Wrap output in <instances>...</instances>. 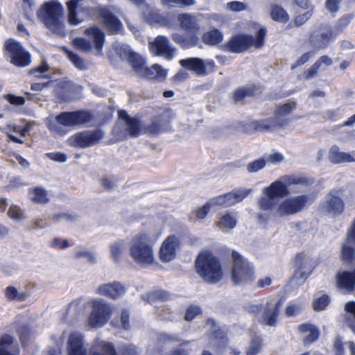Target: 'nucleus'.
Here are the masks:
<instances>
[{
  "label": "nucleus",
  "mask_w": 355,
  "mask_h": 355,
  "mask_svg": "<svg viewBox=\"0 0 355 355\" xmlns=\"http://www.w3.org/2000/svg\"><path fill=\"white\" fill-rule=\"evenodd\" d=\"M261 314L258 322L263 325L274 327L277 324L281 301L275 298H268L263 304Z\"/></svg>",
  "instance_id": "obj_13"
},
{
  "label": "nucleus",
  "mask_w": 355,
  "mask_h": 355,
  "mask_svg": "<svg viewBox=\"0 0 355 355\" xmlns=\"http://www.w3.org/2000/svg\"><path fill=\"white\" fill-rule=\"evenodd\" d=\"M319 69V63H314L309 69L304 71V78L308 80L315 77L318 73Z\"/></svg>",
  "instance_id": "obj_61"
},
{
  "label": "nucleus",
  "mask_w": 355,
  "mask_h": 355,
  "mask_svg": "<svg viewBox=\"0 0 355 355\" xmlns=\"http://www.w3.org/2000/svg\"><path fill=\"white\" fill-rule=\"evenodd\" d=\"M126 247L125 240L118 239L109 245V254L114 263H119L123 255Z\"/></svg>",
  "instance_id": "obj_33"
},
{
  "label": "nucleus",
  "mask_w": 355,
  "mask_h": 355,
  "mask_svg": "<svg viewBox=\"0 0 355 355\" xmlns=\"http://www.w3.org/2000/svg\"><path fill=\"white\" fill-rule=\"evenodd\" d=\"M295 107L296 103L294 101H289L285 103L279 104L275 110L272 118L275 119V120H284L285 121L284 124V128L288 123V120L286 116L290 114Z\"/></svg>",
  "instance_id": "obj_28"
},
{
  "label": "nucleus",
  "mask_w": 355,
  "mask_h": 355,
  "mask_svg": "<svg viewBox=\"0 0 355 355\" xmlns=\"http://www.w3.org/2000/svg\"><path fill=\"white\" fill-rule=\"evenodd\" d=\"M68 355H86L83 336L78 331H72L68 337Z\"/></svg>",
  "instance_id": "obj_24"
},
{
  "label": "nucleus",
  "mask_w": 355,
  "mask_h": 355,
  "mask_svg": "<svg viewBox=\"0 0 355 355\" xmlns=\"http://www.w3.org/2000/svg\"><path fill=\"white\" fill-rule=\"evenodd\" d=\"M223 34L218 29H213L210 31L206 32L202 35L203 42L209 45H216L222 42Z\"/></svg>",
  "instance_id": "obj_43"
},
{
  "label": "nucleus",
  "mask_w": 355,
  "mask_h": 355,
  "mask_svg": "<svg viewBox=\"0 0 355 355\" xmlns=\"http://www.w3.org/2000/svg\"><path fill=\"white\" fill-rule=\"evenodd\" d=\"M271 17L273 20L286 23L289 20V15L287 12L281 6L273 5L271 7Z\"/></svg>",
  "instance_id": "obj_44"
},
{
  "label": "nucleus",
  "mask_w": 355,
  "mask_h": 355,
  "mask_svg": "<svg viewBox=\"0 0 355 355\" xmlns=\"http://www.w3.org/2000/svg\"><path fill=\"white\" fill-rule=\"evenodd\" d=\"M232 268L231 280L234 285L245 286L254 282L255 279L254 267L239 252L232 253Z\"/></svg>",
  "instance_id": "obj_7"
},
{
  "label": "nucleus",
  "mask_w": 355,
  "mask_h": 355,
  "mask_svg": "<svg viewBox=\"0 0 355 355\" xmlns=\"http://www.w3.org/2000/svg\"><path fill=\"white\" fill-rule=\"evenodd\" d=\"M298 329L303 334V343L304 345L312 343L319 337V329L312 324L306 323L301 324L298 327Z\"/></svg>",
  "instance_id": "obj_29"
},
{
  "label": "nucleus",
  "mask_w": 355,
  "mask_h": 355,
  "mask_svg": "<svg viewBox=\"0 0 355 355\" xmlns=\"http://www.w3.org/2000/svg\"><path fill=\"white\" fill-rule=\"evenodd\" d=\"M45 124L52 134L64 136L67 132V112L58 115L50 114L46 118Z\"/></svg>",
  "instance_id": "obj_22"
},
{
  "label": "nucleus",
  "mask_w": 355,
  "mask_h": 355,
  "mask_svg": "<svg viewBox=\"0 0 355 355\" xmlns=\"http://www.w3.org/2000/svg\"><path fill=\"white\" fill-rule=\"evenodd\" d=\"M314 198L309 195H300L288 198L276 205L272 211L265 214H259L257 218L263 222H267L272 215L275 218H284L295 215L311 205Z\"/></svg>",
  "instance_id": "obj_4"
},
{
  "label": "nucleus",
  "mask_w": 355,
  "mask_h": 355,
  "mask_svg": "<svg viewBox=\"0 0 355 355\" xmlns=\"http://www.w3.org/2000/svg\"><path fill=\"white\" fill-rule=\"evenodd\" d=\"M180 27L189 32H195L199 30L197 19L195 16L190 14H181L178 17Z\"/></svg>",
  "instance_id": "obj_38"
},
{
  "label": "nucleus",
  "mask_w": 355,
  "mask_h": 355,
  "mask_svg": "<svg viewBox=\"0 0 355 355\" xmlns=\"http://www.w3.org/2000/svg\"><path fill=\"white\" fill-rule=\"evenodd\" d=\"M113 48L121 58L128 60L135 72L140 76L146 66L144 59L138 53L133 52L126 44L115 42Z\"/></svg>",
  "instance_id": "obj_12"
},
{
  "label": "nucleus",
  "mask_w": 355,
  "mask_h": 355,
  "mask_svg": "<svg viewBox=\"0 0 355 355\" xmlns=\"http://www.w3.org/2000/svg\"><path fill=\"white\" fill-rule=\"evenodd\" d=\"M284 120H275L271 116L243 123L242 130L248 134L255 132H272L278 129L284 128Z\"/></svg>",
  "instance_id": "obj_11"
},
{
  "label": "nucleus",
  "mask_w": 355,
  "mask_h": 355,
  "mask_svg": "<svg viewBox=\"0 0 355 355\" xmlns=\"http://www.w3.org/2000/svg\"><path fill=\"white\" fill-rule=\"evenodd\" d=\"M295 269L311 273L314 268L313 260L307 254L298 253L294 259Z\"/></svg>",
  "instance_id": "obj_35"
},
{
  "label": "nucleus",
  "mask_w": 355,
  "mask_h": 355,
  "mask_svg": "<svg viewBox=\"0 0 355 355\" xmlns=\"http://www.w3.org/2000/svg\"><path fill=\"white\" fill-rule=\"evenodd\" d=\"M30 200L33 204L44 205L50 202L48 191L41 187L29 189Z\"/></svg>",
  "instance_id": "obj_32"
},
{
  "label": "nucleus",
  "mask_w": 355,
  "mask_h": 355,
  "mask_svg": "<svg viewBox=\"0 0 355 355\" xmlns=\"http://www.w3.org/2000/svg\"><path fill=\"white\" fill-rule=\"evenodd\" d=\"M150 52L158 56H162L168 60L173 58L176 49L170 45L168 37L159 35L156 37L154 41L149 43Z\"/></svg>",
  "instance_id": "obj_18"
},
{
  "label": "nucleus",
  "mask_w": 355,
  "mask_h": 355,
  "mask_svg": "<svg viewBox=\"0 0 355 355\" xmlns=\"http://www.w3.org/2000/svg\"><path fill=\"white\" fill-rule=\"evenodd\" d=\"M8 216L14 220H21L24 214L21 208L17 205H11L8 211Z\"/></svg>",
  "instance_id": "obj_58"
},
{
  "label": "nucleus",
  "mask_w": 355,
  "mask_h": 355,
  "mask_svg": "<svg viewBox=\"0 0 355 355\" xmlns=\"http://www.w3.org/2000/svg\"><path fill=\"white\" fill-rule=\"evenodd\" d=\"M49 64L46 63V62L43 61L41 63V64L39 65L38 67L31 69L29 71V73L34 75V76L35 78H50L51 76L49 75L44 76V75L37 74V73H43L44 72H46L47 71H49Z\"/></svg>",
  "instance_id": "obj_53"
},
{
  "label": "nucleus",
  "mask_w": 355,
  "mask_h": 355,
  "mask_svg": "<svg viewBox=\"0 0 355 355\" xmlns=\"http://www.w3.org/2000/svg\"><path fill=\"white\" fill-rule=\"evenodd\" d=\"M101 184L105 189L110 191L116 186V181L112 177H104L101 179Z\"/></svg>",
  "instance_id": "obj_63"
},
{
  "label": "nucleus",
  "mask_w": 355,
  "mask_h": 355,
  "mask_svg": "<svg viewBox=\"0 0 355 355\" xmlns=\"http://www.w3.org/2000/svg\"><path fill=\"white\" fill-rule=\"evenodd\" d=\"M96 293L98 295L116 300L125 294V287L118 282H113L98 286L96 289Z\"/></svg>",
  "instance_id": "obj_23"
},
{
  "label": "nucleus",
  "mask_w": 355,
  "mask_h": 355,
  "mask_svg": "<svg viewBox=\"0 0 355 355\" xmlns=\"http://www.w3.org/2000/svg\"><path fill=\"white\" fill-rule=\"evenodd\" d=\"M248 8V4L241 1H231L227 3L226 5V9L233 12L246 10Z\"/></svg>",
  "instance_id": "obj_56"
},
{
  "label": "nucleus",
  "mask_w": 355,
  "mask_h": 355,
  "mask_svg": "<svg viewBox=\"0 0 355 355\" xmlns=\"http://www.w3.org/2000/svg\"><path fill=\"white\" fill-rule=\"evenodd\" d=\"M344 209V201L335 191H330L321 203L322 213L332 217L340 215Z\"/></svg>",
  "instance_id": "obj_15"
},
{
  "label": "nucleus",
  "mask_w": 355,
  "mask_h": 355,
  "mask_svg": "<svg viewBox=\"0 0 355 355\" xmlns=\"http://www.w3.org/2000/svg\"><path fill=\"white\" fill-rule=\"evenodd\" d=\"M197 273L207 282L214 284L223 277L218 259L209 252H202L196 260Z\"/></svg>",
  "instance_id": "obj_6"
},
{
  "label": "nucleus",
  "mask_w": 355,
  "mask_h": 355,
  "mask_svg": "<svg viewBox=\"0 0 355 355\" xmlns=\"http://www.w3.org/2000/svg\"><path fill=\"white\" fill-rule=\"evenodd\" d=\"M144 72H141L140 76L148 79H154L157 78H164L166 74V70L157 64L153 65L151 67H145Z\"/></svg>",
  "instance_id": "obj_41"
},
{
  "label": "nucleus",
  "mask_w": 355,
  "mask_h": 355,
  "mask_svg": "<svg viewBox=\"0 0 355 355\" xmlns=\"http://www.w3.org/2000/svg\"><path fill=\"white\" fill-rule=\"evenodd\" d=\"M5 295L8 300L17 302L25 301L28 296L25 292L19 293L17 289L12 286H9L6 288Z\"/></svg>",
  "instance_id": "obj_45"
},
{
  "label": "nucleus",
  "mask_w": 355,
  "mask_h": 355,
  "mask_svg": "<svg viewBox=\"0 0 355 355\" xmlns=\"http://www.w3.org/2000/svg\"><path fill=\"white\" fill-rule=\"evenodd\" d=\"M85 34L92 40L98 53H101L104 44L105 33L97 26H92L85 31Z\"/></svg>",
  "instance_id": "obj_34"
},
{
  "label": "nucleus",
  "mask_w": 355,
  "mask_h": 355,
  "mask_svg": "<svg viewBox=\"0 0 355 355\" xmlns=\"http://www.w3.org/2000/svg\"><path fill=\"white\" fill-rule=\"evenodd\" d=\"M180 240L175 235H169L162 242L159 250V257L162 262L168 263L173 261L180 248Z\"/></svg>",
  "instance_id": "obj_19"
},
{
  "label": "nucleus",
  "mask_w": 355,
  "mask_h": 355,
  "mask_svg": "<svg viewBox=\"0 0 355 355\" xmlns=\"http://www.w3.org/2000/svg\"><path fill=\"white\" fill-rule=\"evenodd\" d=\"M68 59H69L70 61L78 69L83 70L86 68V64L85 63V61L78 55L68 51Z\"/></svg>",
  "instance_id": "obj_59"
},
{
  "label": "nucleus",
  "mask_w": 355,
  "mask_h": 355,
  "mask_svg": "<svg viewBox=\"0 0 355 355\" xmlns=\"http://www.w3.org/2000/svg\"><path fill=\"white\" fill-rule=\"evenodd\" d=\"M87 304L92 307L87 318V324L93 329H98L105 325L115 311V307L104 300L96 299L89 301ZM86 303H82L81 299L72 301L68 309H74L78 315H83Z\"/></svg>",
  "instance_id": "obj_2"
},
{
  "label": "nucleus",
  "mask_w": 355,
  "mask_h": 355,
  "mask_svg": "<svg viewBox=\"0 0 355 355\" xmlns=\"http://www.w3.org/2000/svg\"><path fill=\"white\" fill-rule=\"evenodd\" d=\"M99 14L104 24L110 31L116 33L120 30L121 28V22L110 10L103 8L101 9Z\"/></svg>",
  "instance_id": "obj_31"
},
{
  "label": "nucleus",
  "mask_w": 355,
  "mask_h": 355,
  "mask_svg": "<svg viewBox=\"0 0 355 355\" xmlns=\"http://www.w3.org/2000/svg\"><path fill=\"white\" fill-rule=\"evenodd\" d=\"M173 40L182 48H189L196 46L198 43V37L194 35H184L175 33L172 35Z\"/></svg>",
  "instance_id": "obj_39"
},
{
  "label": "nucleus",
  "mask_w": 355,
  "mask_h": 355,
  "mask_svg": "<svg viewBox=\"0 0 355 355\" xmlns=\"http://www.w3.org/2000/svg\"><path fill=\"white\" fill-rule=\"evenodd\" d=\"M119 119L113 128L116 141H122L128 137H137L141 132V121L130 116L124 110L118 112Z\"/></svg>",
  "instance_id": "obj_8"
},
{
  "label": "nucleus",
  "mask_w": 355,
  "mask_h": 355,
  "mask_svg": "<svg viewBox=\"0 0 355 355\" xmlns=\"http://www.w3.org/2000/svg\"><path fill=\"white\" fill-rule=\"evenodd\" d=\"M306 182V179L296 176H284L281 180L273 182L263 189V196L258 201L259 209L271 212L277 205V198H283L290 194L288 185L303 184Z\"/></svg>",
  "instance_id": "obj_3"
},
{
  "label": "nucleus",
  "mask_w": 355,
  "mask_h": 355,
  "mask_svg": "<svg viewBox=\"0 0 355 355\" xmlns=\"http://www.w3.org/2000/svg\"><path fill=\"white\" fill-rule=\"evenodd\" d=\"M101 130L84 131L76 134L69 139L70 145L75 147L85 148L96 144L103 137Z\"/></svg>",
  "instance_id": "obj_16"
},
{
  "label": "nucleus",
  "mask_w": 355,
  "mask_h": 355,
  "mask_svg": "<svg viewBox=\"0 0 355 355\" xmlns=\"http://www.w3.org/2000/svg\"><path fill=\"white\" fill-rule=\"evenodd\" d=\"M266 161L263 159H259L249 163L247 166V170L249 173H257L264 168Z\"/></svg>",
  "instance_id": "obj_55"
},
{
  "label": "nucleus",
  "mask_w": 355,
  "mask_h": 355,
  "mask_svg": "<svg viewBox=\"0 0 355 355\" xmlns=\"http://www.w3.org/2000/svg\"><path fill=\"white\" fill-rule=\"evenodd\" d=\"M73 46L78 49L87 51L91 49V45L89 42L83 38H76L73 41Z\"/></svg>",
  "instance_id": "obj_60"
},
{
  "label": "nucleus",
  "mask_w": 355,
  "mask_h": 355,
  "mask_svg": "<svg viewBox=\"0 0 355 355\" xmlns=\"http://www.w3.org/2000/svg\"><path fill=\"white\" fill-rule=\"evenodd\" d=\"M261 348V340L257 336L253 337L246 349L245 355H257Z\"/></svg>",
  "instance_id": "obj_50"
},
{
  "label": "nucleus",
  "mask_w": 355,
  "mask_h": 355,
  "mask_svg": "<svg viewBox=\"0 0 355 355\" xmlns=\"http://www.w3.org/2000/svg\"><path fill=\"white\" fill-rule=\"evenodd\" d=\"M252 93L250 89L241 88L234 92L233 98L236 102L241 101L245 97L250 96Z\"/></svg>",
  "instance_id": "obj_64"
},
{
  "label": "nucleus",
  "mask_w": 355,
  "mask_h": 355,
  "mask_svg": "<svg viewBox=\"0 0 355 355\" xmlns=\"http://www.w3.org/2000/svg\"><path fill=\"white\" fill-rule=\"evenodd\" d=\"M345 319L352 331L355 334V302H348L345 304Z\"/></svg>",
  "instance_id": "obj_46"
},
{
  "label": "nucleus",
  "mask_w": 355,
  "mask_h": 355,
  "mask_svg": "<svg viewBox=\"0 0 355 355\" xmlns=\"http://www.w3.org/2000/svg\"><path fill=\"white\" fill-rule=\"evenodd\" d=\"M180 65L195 72L198 76H205L214 71V63L211 60H203L198 58L182 59Z\"/></svg>",
  "instance_id": "obj_17"
},
{
  "label": "nucleus",
  "mask_w": 355,
  "mask_h": 355,
  "mask_svg": "<svg viewBox=\"0 0 355 355\" xmlns=\"http://www.w3.org/2000/svg\"><path fill=\"white\" fill-rule=\"evenodd\" d=\"M328 157L330 162L334 164L355 162L352 155L341 151L337 146L331 147Z\"/></svg>",
  "instance_id": "obj_30"
},
{
  "label": "nucleus",
  "mask_w": 355,
  "mask_h": 355,
  "mask_svg": "<svg viewBox=\"0 0 355 355\" xmlns=\"http://www.w3.org/2000/svg\"><path fill=\"white\" fill-rule=\"evenodd\" d=\"M352 243L347 241L343 243L341 250V257L343 261L347 263H355V255L354 248Z\"/></svg>",
  "instance_id": "obj_47"
},
{
  "label": "nucleus",
  "mask_w": 355,
  "mask_h": 355,
  "mask_svg": "<svg viewBox=\"0 0 355 355\" xmlns=\"http://www.w3.org/2000/svg\"><path fill=\"white\" fill-rule=\"evenodd\" d=\"M266 35L265 28H259L255 37L249 35H238L230 40L226 47L232 53H241L250 47L259 49L264 44Z\"/></svg>",
  "instance_id": "obj_9"
},
{
  "label": "nucleus",
  "mask_w": 355,
  "mask_h": 355,
  "mask_svg": "<svg viewBox=\"0 0 355 355\" xmlns=\"http://www.w3.org/2000/svg\"><path fill=\"white\" fill-rule=\"evenodd\" d=\"M252 191V189L240 187L232 190L231 192L227 193L230 201L232 202V205L237 202H241Z\"/></svg>",
  "instance_id": "obj_42"
},
{
  "label": "nucleus",
  "mask_w": 355,
  "mask_h": 355,
  "mask_svg": "<svg viewBox=\"0 0 355 355\" xmlns=\"http://www.w3.org/2000/svg\"><path fill=\"white\" fill-rule=\"evenodd\" d=\"M92 355H116L112 343L96 340L92 347ZM121 355H139L137 349L131 345H124L121 349Z\"/></svg>",
  "instance_id": "obj_14"
},
{
  "label": "nucleus",
  "mask_w": 355,
  "mask_h": 355,
  "mask_svg": "<svg viewBox=\"0 0 355 355\" xmlns=\"http://www.w3.org/2000/svg\"><path fill=\"white\" fill-rule=\"evenodd\" d=\"M0 355H20V348L15 343L14 337L8 334L0 337Z\"/></svg>",
  "instance_id": "obj_25"
},
{
  "label": "nucleus",
  "mask_w": 355,
  "mask_h": 355,
  "mask_svg": "<svg viewBox=\"0 0 355 355\" xmlns=\"http://www.w3.org/2000/svg\"><path fill=\"white\" fill-rule=\"evenodd\" d=\"M92 116L86 111L68 112V126L81 125L89 122Z\"/></svg>",
  "instance_id": "obj_37"
},
{
  "label": "nucleus",
  "mask_w": 355,
  "mask_h": 355,
  "mask_svg": "<svg viewBox=\"0 0 355 355\" xmlns=\"http://www.w3.org/2000/svg\"><path fill=\"white\" fill-rule=\"evenodd\" d=\"M36 15L38 20L46 28L58 35L63 33V7L58 1H45L37 10Z\"/></svg>",
  "instance_id": "obj_5"
},
{
  "label": "nucleus",
  "mask_w": 355,
  "mask_h": 355,
  "mask_svg": "<svg viewBox=\"0 0 355 355\" xmlns=\"http://www.w3.org/2000/svg\"><path fill=\"white\" fill-rule=\"evenodd\" d=\"M311 273L295 269V273L291 280L293 286H299L303 284Z\"/></svg>",
  "instance_id": "obj_51"
},
{
  "label": "nucleus",
  "mask_w": 355,
  "mask_h": 355,
  "mask_svg": "<svg viewBox=\"0 0 355 355\" xmlns=\"http://www.w3.org/2000/svg\"><path fill=\"white\" fill-rule=\"evenodd\" d=\"M329 303V296L323 295L319 298L315 299L313 302V306L315 311H320L324 310Z\"/></svg>",
  "instance_id": "obj_54"
},
{
  "label": "nucleus",
  "mask_w": 355,
  "mask_h": 355,
  "mask_svg": "<svg viewBox=\"0 0 355 355\" xmlns=\"http://www.w3.org/2000/svg\"><path fill=\"white\" fill-rule=\"evenodd\" d=\"M336 284L339 288L352 292L355 285V268L349 271L339 272L336 275Z\"/></svg>",
  "instance_id": "obj_26"
},
{
  "label": "nucleus",
  "mask_w": 355,
  "mask_h": 355,
  "mask_svg": "<svg viewBox=\"0 0 355 355\" xmlns=\"http://www.w3.org/2000/svg\"><path fill=\"white\" fill-rule=\"evenodd\" d=\"M82 88L81 87L68 82V98L76 99L80 96Z\"/></svg>",
  "instance_id": "obj_57"
},
{
  "label": "nucleus",
  "mask_w": 355,
  "mask_h": 355,
  "mask_svg": "<svg viewBox=\"0 0 355 355\" xmlns=\"http://www.w3.org/2000/svg\"><path fill=\"white\" fill-rule=\"evenodd\" d=\"M332 39V31L330 26H320L311 33L309 42L315 50L325 49Z\"/></svg>",
  "instance_id": "obj_20"
},
{
  "label": "nucleus",
  "mask_w": 355,
  "mask_h": 355,
  "mask_svg": "<svg viewBox=\"0 0 355 355\" xmlns=\"http://www.w3.org/2000/svg\"><path fill=\"white\" fill-rule=\"evenodd\" d=\"M207 202L208 203V205H209L211 208H213L216 206L229 207L232 205V202L230 201V198L228 197L227 193L218 196L216 197L211 198Z\"/></svg>",
  "instance_id": "obj_48"
},
{
  "label": "nucleus",
  "mask_w": 355,
  "mask_h": 355,
  "mask_svg": "<svg viewBox=\"0 0 355 355\" xmlns=\"http://www.w3.org/2000/svg\"><path fill=\"white\" fill-rule=\"evenodd\" d=\"M19 342L23 348H26L31 344L33 336L31 327L28 324H21L16 329Z\"/></svg>",
  "instance_id": "obj_36"
},
{
  "label": "nucleus",
  "mask_w": 355,
  "mask_h": 355,
  "mask_svg": "<svg viewBox=\"0 0 355 355\" xmlns=\"http://www.w3.org/2000/svg\"><path fill=\"white\" fill-rule=\"evenodd\" d=\"M159 234L141 232L132 236L129 242V256L139 266L146 267L155 263L154 245Z\"/></svg>",
  "instance_id": "obj_1"
},
{
  "label": "nucleus",
  "mask_w": 355,
  "mask_h": 355,
  "mask_svg": "<svg viewBox=\"0 0 355 355\" xmlns=\"http://www.w3.org/2000/svg\"><path fill=\"white\" fill-rule=\"evenodd\" d=\"M143 19L150 25L168 27L171 24L166 16L161 15L158 10L150 8L144 12Z\"/></svg>",
  "instance_id": "obj_27"
},
{
  "label": "nucleus",
  "mask_w": 355,
  "mask_h": 355,
  "mask_svg": "<svg viewBox=\"0 0 355 355\" xmlns=\"http://www.w3.org/2000/svg\"><path fill=\"white\" fill-rule=\"evenodd\" d=\"M314 55V52L309 51L303 53L296 61V62L292 65L291 69H294L295 68L303 65L306 62L309 60V59Z\"/></svg>",
  "instance_id": "obj_62"
},
{
  "label": "nucleus",
  "mask_w": 355,
  "mask_h": 355,
  "mask_svg": "<svg viewBox=\"0 0 355 355\" xmlns=\"http://www.w3.org/2000/svg\"><path fill=\"white\" fill-rule=\"evenodd\" d=\"M4 51L8 54L10 63L16 67H24L31 63V54L12 39L5 42Z\"/></svg>",
  "instance_id": "obj_10"
},
{
  "label": "nucleus",
  "mask_w": 355,
  "mask_h": 355,
  "mask_svg": "<svg viewBox=\"0 0 355 355\" xmlns=\"http://www.w3.org/2000/svg\"><path fill=\"white\" fill-rule=\"evenodd\" d=\"M237 223L236 216L229 212L221 216L216 223L217 227L222 230H228L234 229Z\"/></svg>",
  "instance_id": "obj_40"
},
{
  "label": "nucleus",
  "mask_w": 355,
  "mask_h": 355,
  "mask_svg": "<svg viewBox=\"0 0 355 355\" xmlns=\"http://www.w3.org/2000/svg\"><path fill=\"white\" fill-rule=\"evenodd\" d=\"M265 300H263L257 303L249 304L245 307L247 313L254 317L258 321V318L260 316L263 309V304Z\"/></svg>",
  "instance_id": "obj_49"
},
{
  "label": "nucleus",
  "mask_w": 355,
  "mask_h": 355,
  "mask_svg": "<svg viewBox=\"0 0 355 355\" xmlns=\"http://www.w3.org/2000/svg\"><path fill=\"white\" fill-rule=\"evenodd\" d=\"M313 13V8L308 10L302 14L297 15L293 20V23L295 26H301L304 24L312 17Z\"/></svg>",
  "instance_id": "obj_52"
},
{
  "label": "nucleus",
  "mask_w": 355,
  "mask_h": 355,
  "mask_svg": "<svg viewBox=\"0 0 355 355\" xmlns=\"http://www.w3.org/2000/svg\"><path fill=\"white\" fill-rule=\"evenodd\" d=\"M173 119V114L170 110H164L159 115L155 117L146 128V132L150 135H158L167 131Z\"/></svg>",
  "instance_id": "obj_21"
}]
</instances>
